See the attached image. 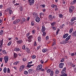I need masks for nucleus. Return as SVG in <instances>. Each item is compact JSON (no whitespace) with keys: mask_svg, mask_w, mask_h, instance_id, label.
Returning <instances> with one entry per match:
<instances>
[{"mask_svg":"<svg viewBox=\"0 0 76 76\" xmlns=\"http://www.w3.org/2000/svg\"><path fill=\"white\" fill-rule=\"evenodd\" d=\"M74 9H75V7L72 6H71L69 8V12L71 13L73 12V11L74 10Z\"/></svg>","mask_w":76,"mask_h":76,"instance_id":"obj_1","label":"nucleus"},{"mask_svg":"<svg viewBox=\"0 0 76 76\" xmlns=\"http://www.w3.org/2000/svg\"><path fill=\"white\" fill-rule=\"evenodd\" d=\"M42 65L41 64H40L37 67V70H41V69H42Z\"/></svg>","mask_w":76,"mask_h":76,"instance_id":"obj_2","label":"nucleus"},{"mask_svg":"<svg viewBox=\"0 0 76 76\" xmlns=\"http://www.w3.org/2000/svg\"><path fill=\"white\" fill-rule=\"evenodd\" d=\"M29 4L30 5H32L34 3L35 0H28Z\"/></svg>","mask_w":76,"mask_h":76,"instance_id":"obj_3","label":"nucleus"},{"mask_svg":"<svg viewBox=\"0 0 76 76\" xmlns=\"http://www.w3.org/2000/svg\"><path fill=\"white\" fill-rule=\"evenodd\" d=\"M4 59L5 61V63H7V61H9V58L7 56H5L4 58Z\"/></svg>","mask_w":76,"mask_h":76,"instance_id":"obj_4","label":"nucleus"},{"mask_svg":"<svg viewBox=\"0 0 76 76\" xmlns=\"http://www.w3.org/2000/svg\"><path fill=\"white\" fill-rule=\"evenodd\" d=\"M66 68L65 67L63 68L62 70V71L61 72V74H62V75H64V74L66 73Z\"/></svg>","mask_w":76,"mask_h":76,"instance_id":"obj_5","label":"nucleus"},{"mask_svg":"<svg viewBox=\"0 0 76 76\" xmlns=\"http://www.w3.org/2000/svg\"><path fill=\"white\" fill-rule=\"evenodd\" d=\"M32 38H33L32 35L28 37V42H31V41H32Z\"/></svg>","mask_w":76,"mask_h":76,"instance_id":"obj_6","label":"nucleus"},{"mask_svg":"<svg viewBox=\"0 0 76 76\" xmlns=\"http://www.w3.org/2000/svg\"><path fill=\"white\" fill-rule=\"evenodd\" d=\"M64 63H60L59 65V68L63 69V66H64Z\"/></svg>","mask_w":76,"mask_h":76,"instance_id":"obj_7","label":"nucleus"},{"mask_svg":"<svg viewBox=\"0 0 76 76\" xmlns=\"http://www.w3.org/2000/svg\"><path fill=\"white\" fill-rule=\"evenodd\" d=\"M56 39L54 38L53 39V43H52V46H54L55 45H56Z\"/></svg>","mask_w":76,"mask_h":76,"instance_id":"obj_8","label":"nucleus"},{"mask_svg":"<svg viewBox=\"0 0 76 76\" xmlns=\"http://www.w3.org/2000/svg\"><path fill=\"white\" fill-rule=\"evenodd\" d=\"M36 21L37 22H38V23L39 22V21H40V18L39 17L37 16L36 17Z\"/></svg>","mask_w":76,"mask_h":76,"instance_id":"obj_9","label":"nucleus"},{"mask_svg":"<svg viewBox=\"0 0 76 76\" xmlns=\"http://www.w3.org/2000/svg\"><path fill=\"white\" fill-rule=\"evenodd\" d=\"M46 30V28L44 26H42V28L41 29L42 32H44Z\"/></svg>","mask_w":76,"mask_h":76,"instance_id":"obj_10","label":"nucleus"},{"mask_svg":"<svg viewBox=\"0 0 76 76\" xmlns=\"http://www.w3.org/2000/svg\"><path fill=\"white\" fill-rule=\"evenodd\" d=\"M25 68V65H22L21 66L20 68V71L21 72L22 70H23V69Z\"/></svg>","mask_w":76,"mask_h":76,"instance_id":"obj_11","label":"nucleus"},{"mask_svg":"<svg viewBox=\"0 0 76 76\" xmlns=\"http://www.w3.org/2000/svg\"><path fill=\"white\" fill-rule=\"evenodd\" d=\"M3 39H2L0 41V48H1L2 47V46L3 45Z\"/></svg>","mask_w":76,"mask_h":76,"instance_id":"obj_12","label":"nucleus"},{"mask_svg":"<svg viewBox=\"0 0 76 76\" xmlns=\"http://www.w3.org/2000/svg\"><path fill=\"white\" fill-rule=\"evenodd\" d=\"M33 72H34V69H29L28 70V73L30 74L32 73Z\"/></svg>","mask_w":76,"mask_h":76,"instance_id":"obj_13","label":"nucleus"},{"mask_svg":"<svg viewBox=\"0 0 76 76\" xmlns=\"http://www.w3.org/2000/svg\"><path fill=\"white\" fill-rule=\"evenodd\" d=\"M14 50L15 51H17V52L18 51H20V49L16 48L14 49Z\"/></svg>","mask_w":76,"mask_h":76,"instance_id":"obj_14","label":"nucleus"},{"mask_svg":"<svg viewBox=\"0 0 76 76\" xmlns=\"http://www.w3.org/2000/svg\"><path fill=\"white\" fill-rule=\"evenodd\" d=\"M71 37V35H69L67 38H66L65 39L66 41H67L68 40H69L70 39V38Z\"/></svg>","mask_w":76,"mask_h":76,"instance_id":"obj_15","label":"nucleus"},{"mask_svg":"<svg viewBox=\"0 0 76 76\" xmlns=\"http://www.w3.org/2000/svg\"><path fill=\"white\" fill-rule=\"evenodd\" d=\"M22 42V40H20L19 41H17V43L18 44V45H19L20 44H21Z\"/></svg>","mask_w":76,"mask_h":76,"instance_id":"obj_16","label":"nucleus"},{"mask_svg":"<svg viewBox=\"0 0 76 76\" xmlns=\"http://www.w3.org/2000/svg\"><path fill=\"white\" fill-rule=\"evenodd\" d=\"M71 35L73 36V37H75L76 36V31L74 32H73L71 34Z\"/></svg>","mask_w":76,"mask_h":76,"instance_id":"obj_17","label":"nucleus"},{"mask_svg":"<svg viewBox=\"0 0 76 76\" xmlns=\"http://www.w3.org/2000/svg\"><path fill=\"white\" fill-rule=\"evenodd\" d=\"M26 52H27L28 53V54L29 53H31V51H30V50H29V48H26Z\"/></svg>","mask_w":76,"mask_h":76,"instance_id":"obj_18","label":"nucleus"},{"mask_svg":"<svg viewBox=\"0 0 76 76\" xmlns=\"http://www.w3.org/2000/svg\"><path fill=\"white\" fill-rule=\"evenodd\" d=\"M69 35V34L66 33L63 36V38H66Z\"/></svg>","mask_w":76,"mask_h":76,"instance_id":"obj_19","label":"nucleus"},{"mask_svg":"<svg viewBox=\"0 0 76 76\" xmlns=\"http://www.w3.org/2000/svg\"><path fill=\"white\" fill-rule=\"evenodd\" d=\"M73 28H70V30L69 31V34H71L72 32H73Z\"/></svg>","mask_w":76,"mask_h":76,"instance_id":"obj_20","label":"nucleus"},{"mask_svg":"<svg viewBox=\"0 0 76 76\" xmlns=\"http://www.w3.org/2000/svg\"><path fill=\"white\" fill-rule=\"evenodd\" d=\"M52 17L53 15H49V19H50V20H53Z\"/></svg>","mask_w":76,"mask_h":76,"instance_id":"obj_21","label":"nucleus"},{"mask_svg":"<svg viewBox=\"0 0 76 76\" xmlns=\"http://www.w3.org/2000/svg\"><path fill=\"white\" fill-rule=\"evenodd\" d=\"M19 61H17L15 62L13 64L14 65H18V64H19Z\"/></svg>","mask_w":76,"mask_h":76,"instance_id":"obj_22","label":"nucleus"},{"mask_svg":"<svg viewBox=\"0 0 76 76\" xmlns=\"http://www.w3.org/2000/svg\"><path fill=\"white\" fill-rule=\"evenodd\" d=\"M51 6L52 7H53V8H54V7H57V6L54 4L51 5Z\"/></svg>","mask_w":76,"mask_h":76,"instance_id":"obj_23","label":"nucleus"},{"mask_svg":"<svg viewBox=\"0 0 76 76\" xmlns=\"http://www.w3.org/2000/svg\"><path fill=\"white\" fill-rule=\"evenodd\" d=\"M50 75V76H54V71H51Z\"/></svg>","mask_w":76,"mask_h":76,"instance_id":"obj_24","label":"nucleus"},{"mask_svg":"<svg viewBox=\"0 0 76 76\" xmlns=\"http://www.w3.org/2000/svg\"><path fill=\"white\" fill-rule=\"evenodd\" d=\"M2 52L3 54H7V52H6V50H2Z\"/></svg>","mask_w":76,"mask_h":76,"instance_id":"obj_25","label":"nucleus"},{"mask_svg":"<svg viewBox=\"0 0 76 76\" xmlns=\"http://www.w3.org/2000/svg\"><path fill=\"white\" fill-rule=\"evenodd\" d=\"M48 50L47 49H43L42 50V52L43 53H45V52H47V51Z\"/></svg>","mask_w":76,"mask_h":76,"instance_id":"obj_26","label":"nucleus"},{"mask_svg":"<svg viewBox=\"0 0 76 76\" xmlns=\"http://www.w3.org/2000/svg\"><path fill=\"white\" fill-rule=\"evenodd\" d=\"M3 71L4 73H6L7 72V68L6 67H5L3 69Z\"/></svg>","mask_w":76,"mask_h":76,"instance_id":"obj_27","label":"nucleus"},{"mask_svg":"<svg viewBox=\"0 0 76 76\" xmlns=\"http://www.w3.org/2000/svg\"><path fill=\"white\" fill-rule=\"evenodd\" d=\"M60 44H66V42L63 40L61 42H60Z\"/></svg>","mask_w":76,"mask_h":76,"instance_id":"obj_28","label":"nucleus"},{"mask_svg":"<svg viewBox=\"0 0 76 76\" xmlns=\"http://www.w3.org/2000/svg\"><path fill=\"white\" fill-rule=\"evenodd\" d=\"M76 0H74V1L71 2V4H74L76 3Z\"/></svg>","mask_w":76,"mask_h":76,"instance_id":"obj_29","label":"nucleus"},{"mask_svg":"<svg viewBox=\"0 0 76 76\" xmlns=\"http://www.w3.org/2000/svg\"><path fill=\"white\" fill-rule=\"evenodd\" d=\"M38 40L39 42H41V38L40 37H38Z\"/></svg>","mask_w":76,"mask_h":76,"instance_id":"obj_30","label":"nucleus"},{"mask_svg":"<svg viewBox=\"0 0 76 76\" xmlns=\"http://www.w3.org/2000/svg\"><path fill=\"white\" fill-rule=\"evenodd\" d=\"M56 22H54L52 23H51V25L52 26H54L55 25H56Z\"/></svg>","mask_w":76,"mask_h":76,"instance_id":"obj_31","label":"nucleus"},{"mask_svg":"<svg viewBox=\"0 0 76 76\" xmlns=\"http://www.w3.org/2000/svg\"><path fill=\"white\" fill-rule=\"evenodd\" d=\"M34 66V64L31 65V64H28L27 65V66L28 67V68H30V67H31V66Z\"/></svg>","mask_w":76,"mask_h":76,"instance_id":"obj_32","label":"nucleus"},{"mask_svg":"<svg viewBox=\"0 0 76 76\" xmlns=\"http://www.w3.org/2000/svg\"><path fill=\"white\" fill-rule=\"evenodd\" d=\"M14 56L15 58H16L18 56V55L16 53H14Z\"/></svg>","mask_w":76,"mask_h":76,"instance_id":"obj_33","label":"nucleus"},{"mask_svg":"<svg viewBox=\"0 0 76 76\" xmlns=\"http://www.w3.org/2000/svg\"><path fill=\"white\" fill-rule=\"evenodd\" d=\"M13 24H14V25H16V24H17V21H16V20H15V21H14L13 22Z\"/></svg>","mask_w":76,"mask_h":76,"instance_id":"obj_34","label":"nucleus"},{"mask_svg":"<svg viewBox=\"0 0 76 76\" xmlns=\"http://www.w3.org/2000/svg\"><path fill=\"white\" fill-rule=\"evenodd\" d=\"M59 16L60 18H63V15L61 14H60L59 15Z\"/></svg>","mask_w":76,"mask_h":76,"instance_id":"obj_35","label":"nucleus"},{"mask_svg":"<svg viewBox=\"0 0 76 76\" xmlns=\"http://www.w3.org/2000/svg\"><path fill=\"white\" fill-rule=\"evenodd\" d=\"M3 34V30H1L0 32V35H2Z\"/></svg>","mask_w":76,"mask_h":76,"instance_id":"obj_36","label":"nucleus"},{"mask_svg":"<svg viewBox=\"0 0 76 76\" xmlns=\"http://www.w3.org/2000/svg\"><path fill=\"white\" fill-rule=\"evenodd\" d=\"M7 72L8 73H10V69H9V68H7Z\"/></svg>","mask_w":76,"mask_h":76,"instance_id":"obj_37","label":"nucleus"},{"mask_svg":"<svg viewBox=\"0 0 76 76\" xmlns=\"http://www.w3.org/2000/svg\"><path fill=\"white\" fill-rule=\"evenodd\" d=\"M9 12L10 15H11L13 13V11L12 10H10Z\"/></svg>","mask_w":76,"mask_h":76,"instance_id":"obj_38","label":"nucleus"},{"mask_svg":"<svg viewBox=\"0 0 76 76\" xmlns=\"http://www.w3.org/2000/svg\"><path fill=\"white\" fill-rule=\"evenodd\" d=\"M43 32L42 36H45V35H46V33L45 31L42 32Z\"/></svg>","mask_w":76,"mask_h":76,"instance_id":"obj_39","label":"nucleus"},{"mask_svg":"<svg viewBox=\"0 0 76 76\" xmlns=\"http://www.w3.org/2000/svg\"><path fill=\"white\" fill-rule=\"evenodd\" d=\"M15 19V16H12V20H14V19Z\"/></svg>","mask_w":76,"mask_h":76,"instance_id":"obj_40","label":"nucleus"},{"mask_svg":"<svg viewBox=\"0 0 76 76\" xmlns=\"http://www.w3.org/2000/svg\"><path fill=\"white\" fill-rule=\"evenodd\" d=\"M59 73V71H58V69L56 70V71L55 72V73L56 74H58Z\"/></svg>","mask_w":76,"mask_h":76,"instance_id":"obj_41","label":"nucleus"},{"mask_svg":"<svg viewBox=\"0 0 76 76\" xmlns=\"http://www.w3.org/2000/svg\"><path fill=\"white\" fill-rule=\"evenodd\" d=\"M11 44H12V41H10L7 44L9 46L10 45H11Z\"/></svg>","mask_w":76,"mask_h":76,"instance_id":"obj_42","label":"nucleus"},{"mask_svg":"<svg viewBox=\"0 0 76 76\" xmlns=\"http://www.w3.org/2000/svg\"><path fill=\"white\" fill-rule=\"evenodd\" d=\"M51 69H49L47 71V72L48 73H50V72H51Z\"/></svg>","mask_w":76,"mask_h":76,"instance_id":"obj_43","label":"nucleus"},{"mask_svg":"<svg viewBox=\"0 0 76 76\" xmlns=\"http://www.w3.org/2000/svg\"><path fill=\"white\" fill-rule=\"evenodd\" d=\"M22 21H23V22H25V21H26V19L25 18H23L22 19Z\"/></svg>","mask_w":76,"mask_h":76,"instance_id":"obj_44","label":"nucleus"},{"mask_svg":"<svg viewBox=\"0 0 76 76\" xmlns=\"http://www.w3.org/2000/svg\"><path fill=\"white\" fill-rule=\"evenodd\" d=\"M31 26H34V22L33 21L31 22Z\"/></svg>","mask_w":76,"mask_h":76,"instance_id":"obj_45","label":"nucleus"},{"mask_svg":"<svg viewBox=\"0 0 76 76\" xmlns=\"http://www.w3.org/2000/svg\"><path fill=\"white\" fill-rule=\"evenodd\" d=\"M24 74L25 75H28V72L26 71H25L24 72Z\"/></svg>","mask_w":76,"mask_h":76,"instance_id":"obj_46","label":"nucleus"},{"mask_svg":"<svg viewBox=\"0 0 76 76\" xmlns=\"http://www.w3.org/2000/svg\"><path fill=\"white\" fill-rule=\"evenodd\" d=\"M75 20V18L74 17H73L71 19V22H73V21H74Z\"/></svg>","mask_w":76,"mask_h":76,"instance_id":"obj_47","label":"nucleus"},{"mask_svg":"<svg viewBox=\"0 0 76 76\" xmlns=\"http://www.w3.org/2000/svg\"><path fill=\"white\" fill-rule=\"evenodd\" d=\"M53 30H54V31H55L56 30V29H57V28H56V27H53Z\"/></svg>","mask_w":76,"mask_h":76,"instance_id":"obj_48","label":"nucleus"},{"mask_svg":"<svg viewBox=\"0 0 76 76\" xmlns=\"http://www.w3.org/2000/svg\"><path fill=\"white\" fill-rule=\"evenodd\" d=\"M40 62L41 64H43L44 63V60H42L40 61Z\"/></svg>","mask_w":76,"mask_h":76,"instance_id":"obj_49","label":"nucleus"},{"mask_svg":"<svg viewBox=\"0 0 76 76\" xmlns=\"http://www.w3.org/2000/svg\"><path fill=\"white\" fill-rule=\"evenodd\" d=\"M67 76V74H66L60 75V76Z\"/></svg>","mask_w":76,"mask_h":76,"instance_id":"obj_50","label":"nucleus"},{"mask_svg":"<svg viewBox=\"0 0 76 76\" xmlns=\"http://www.w3.org/2000/svg\"><path fill=\"white\" fill-rule=\"evenodd\" d=\"M16 21H17V22L18 23H19L20 21V19L16 20Z\"/></svg>","mask_w":76,"mask_h":76,"instance_id":"obj_51","label":"nucleus"},{"mask_svg":"<svg viewBox=\"0 0 76 76\" xmlns=\"http://www.w3.org/2000/svg\"><path fill=\"white\" fill-rule=\"evenodd\" d=\"M20 11H22L23 10V7H21L20 8Z\"/></svg>","mask_w":76,"mask_h":76,"instance_id":"obj_52","label":"nucleus"},{"mask_svg":"<svg viewBox=\"0 0 76 76\" xmlns=\"http://www.w3.org/2000/svg\"><path fill=\"white\" fill-rule=\"evenodd\" d=\"M22 49L23 50H25V45H24L22 47Z\"/></svg>","mask_w":76,"mask_h":76,"instance_id":"obj_53","label":"nucleus"},{"mask_svg":"<svg viewBox=\"0 0 76 76\" xmlns=\"http://www.w3.org/2000/svg\"><path fill=\"white\" fill-rule=\"evenodd\" d=\"M34 46H36V45H37V42H36V41L34 42Z\"/></svg>","mask_w":76,"mask_h":76,"instance_id":"obj_54","label":"nucleus"},{"mask_svg":"<svg viewBox=\"0 0 76 76\" xmlns=\"http://www.w3.org/2000/svg\"><path fill=\"white\" fill-rule=\"evenodd\" d=\"M64 61V58H63L61 61V62H63Z\"/></svg>","mask_w":76,"mask_h":76,"instance_id":"obj_55","label":"nucleus"},{"mask_svg":"<svg viewBox=\"0 0 76 76\" xmlns=\"http://www.w3.org/2000/svg\"><path fill=\"white\" fill-rule=\"evenodd\" d=\"M32 32L33 34H35V30H33L32 31Z\"/></svg>","mask_w":76,"mask_h":76,"instance_id":"obj_56","label":"nucleus"},{"mask_svg":"<svg viewBox=\"0 0 76 76\" xmlns=\"http://www.w3.org/2000/svg\"><path fill=\"white\" fill-rule=\"evenodd\" d=\"M23 60L24 61H26V59L25 58H23Z\"/></svg>","mask_w":76,"mask_h":76,"instance_id":"obj_57","label":"nucleus"},{"mask_svg":"<svg viewBox=\"0 0 76 76\" xmlns=\"http://www.w3.org/2000/svg\"><path fill=\"white\" fill-rule=\"evenodd\" d=\"M30 34V32H29L26 35V37H28Z\"/></svg>","mask_w":76,"mask_h":76,"instance_id":"obj_58","label":"nucleus"},{"mask_svg":"<svg viewBox=\"0 0 76 76\" xmlns=\"http://www.w3.org/2000/svg\"><path fill=\"white\" fill-rule=\"evenodd\" d=\"M11 9V8H7V11H10V10Z\"/></svg>","mask_w":76,"mask_h":76,"instance_id":"obj_59","label":"nucleus"},{"mask_svg":"<svg viewBox=\"0 0 76 76\" xmlns=\"http://www.w3.org/2000/svg\"><path fill=\"white\" fill-rule=\"evenodd\" d=\"M2 16V12L0 11V17H1Z\"/></svg>","mask_w":76,"mask_h":76,"instance_id":"obj_60","label":"nucleus"},{"mask_svg":"<svg viewBox=\"0 0 76 76\" xmlns=\"http://www.w3.org/2000/svg\"><path fill=\"white\" fill-rule=\"evenodd\" d=\"M74 55H75V53H72L71 54V56H74Z\"/></svg>","mask_w":76,"mask_h":76,"instance_id":"obj_61","label":"nucleus"},{"mask_svg":"<svg viewBox=\"0 0 76 76\" xmlns=\"http://www.w3.org/2000/svg\"><path fill=\"white\" fill-rule=\"evenodd\" d=\"M36 57V56H35L34 55L32 57V58H33V59H34V58H35Z\"/></svg>","mask_w":76,"mask_h":76,"instance_id":"obj_62","label":"nucleus"},{"mask_svg":"<svg viewBox=\"0 0 76 76\" xmlns=\"http://www.w3.org/2000/svg\"><path fill=\"white\" fill-rule=\"evenodd\" d=\"M33 15H34V16H37V14L36 13H33Z\"/></svg>","mask_w":76,"mask_h":76,"instance_id":"obj_63","label":"nucleus"},{"mask_svg":"<svg viewBox=\"0 0 76 76\" xmlns=\"http://www.w3.org/2000/svg\"><path fill=\"white\" fill-rule=\"evenodd\" d=\"M2 60H3V58H0V61H1V62H2Z\"/></svg>","mask_w":76,"mask_h":76,"instance_id":"obj_64","label":"nucleus"}]
</instances>
